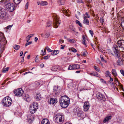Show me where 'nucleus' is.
<instances>
[{
	"label": "nucleus",
	"instance_id": "f257e3e1",
	"mask_svg": "<svg viewBox=\"0 0 124 124\" xmlns=\"http://www.w3.org/2000/svg\"><path fill=\"white\" fill-rule=\"evenodd\" d=\"M118 46L114 45L112 48V51L114 54L112 53L111 54L115 56L116 58H119L120 56V54L119 51H122L124 50V40H120L117 42Z\"/></svg>",
	"mask_w": 124,
	"mask_h": 124
},
{
	"label": "nucleus",
	"instance_id": "f03ea898",
	"mask_svg": "<svg viewBox=\"0 0 124 124\" xmlns=\"http://www.w3.org/2000/svg\"><path fill=\"white\" fill-rule=\"evenodd\" d=\"M59 102L60 106L63 108H66L70 103V99L66 95L62 96L60 99Z\"/></svg>",
	"mask_w": 124,
	"mask_h": 124
},
{
	"label": "nucleus",
	"instance_id": "7ed1b4c3",
	"mask_svg": "<svg viewBox=\"0 0 124 124\" xmlns=\"http://www.w3.org/2000/svg\"><path fill=\"white\" fill-rule=\"evenodd\" d=\"M3 105L6 107L10 106L12 103L11 98L9 97H6L4 98L2 101Z\"/></svg>",
	"mask_w": 124,
	"mask_h": 124
},
{
	"label": "nucleus",
	"instance_id": "20e7f679",
	"mask_svg": "<svg viewBox=\"0 0 124 124\" xmlns=\"http://www.w3.org/2000/svg\"><path fill=\"white\" fill-rule=\"evenodd\" d=\"M54 27L55 28H57L61 23L60 20L59 19L58 16L56 15H54Z\"/></svg>",
	"mask_w": 124,
	"mask_h": 124
},
{
	"label": "nucleus",
	"instance_id": "39448f33",
	"mask_svg": "<svg viewBox=\"0 0 124 124\" xmlns=\"http://www.w3.org/2000/svg\"><path fill=\"white\" fill-rule=\"evenodd\" d=\"M38 104L37 103H33L30 106V111L32 114L34 113L38 108Z\"/></svg>",
	"mask_w": 124,
	"mask_h": 124
},
{
	"label": "nucleus",
	"instance_id": "423d86ee",
	"mask_svg": "<svg viewBox=\"0 0 124 124\" xmlns=\"http://www.w3.org/2000/svg\"><path fill=\"white\" fill-rule=\"evenodd\" d=\"M7 17V13L5 10L3 9L0 8V18L4 19Z\"/></svg>",
	"mask_w": 124,
	"mask_h": 124
},
{
	"label": "nucleus",
	"instance_id": "0eeeda50",
	"mask_svg": "<svg viewBox=\"0 0 124 124\" xmlns=\"http://www.w3.org/2000/svg\"><path fill=\"white\" fill-rule=\"evenodd\" d=\"M6 6L8 11L11 12L13 11L15 9V7L14 6L13 4L11 3H8Z\"/></svg>",
	"mask_w": 124,
	"mask_h": 124
},
{
	"label": "nucleus",
	"instance_id": "6e6552de",
	"mask_svg": "<svg viewBox=\"0 0 124 124\" xmlns=\"http://www.w3.org/2000/svg\"><path fill=\"white\" fill-rule=\"evenodd\" d=\"M0 42L1 44H6L7 41L4 37L3 33L0 32Z\"/></svg>",
	"mask_w": 124,
	"mask_h": 124
},
{
	"label": "nucleus",
	"instance_id": "1a4fd4ad",
	"mask_svg": "<svg viewBox=\"0 0 124 124\" xmlns=\"http://www.w3.org/2000/svg\"><path fill=\"white\" fill-rule=\"evenodd\" d=\"M15 94L19 97L22 96L23 94V91L21 88H19L14 91Z\"/></svg>",
	"mask_w": 124,
	"mask_h": 124
},
{
	"label": "nucleus",
	"instance_id": "9d476101",
	"mask_svg": "<svg viewBox=\"0 0 124 124\" xmlns=\"http://www.w3.org/2000/svg\"><path fill=\"white\" fill-rule=\"evenodd\" d=\"M84 20L83 21V23L86 25L89 24V22L87 19V18L89 17L88 13L86 12L85 14L83 15Z\"/></svg>",
	"mask_w": 124,
	"mask_h": 124
},
{
	"label": "nucleus",
	"instance_id": "9b49d317",
	"mask_svg": "<svg viewBox=\"0 0 124 124\" xmlns=\"http://www.w3.org/2000/svg\"><path fill=\"white\" fill-rule=\"evenodd\" d=\"M64 117H63L62 114L58 113L56 115L55 120L58 122V121L59 122H61L63 120Z\"/></svg>",
	"mask_w": 124,
	"mask_h": 124
},
{
	"label": "nucleus",
	"instance_id": "f8f14e48",
	"mask_svg": "<svg viewBox=\"0 0 124 124\" xmlns=\"http://www.w3.org/2000/svg\"><path fill=\"white\" fill-rule=\"evenodd\" d=\"M80 68V65L77 64L70 65L69 66L68 70H72L79 69Z\"/></svg>",
	"mask_w": 124,
	"mask_h": 124
},
{
	"label": "nucleus",
	"instance_id": "ddd939ff",
	"mask_svg": "<svg viewBox=\"0 0 124 124\" xmlns=\"http://www.w3.org/2000/svg\"><path fill=\"white\" fill-rule=\"evenodd\" d=\"M96 96L97 99L99 100L104 101L105 99L104 96L100 93H98L96 94Z\"/></svg>",
	"mask_w": 124,
	"mask_h": 124
},
{
	"label": "nucleus",
	"instance_id": "4468645a",
	"mask_svg": "<svg viewBox=\"0 0 124 124\" xmlns=\"http://www.w3.org/2000/svg\"><path fill=\"white\" fill-rule=\"evenodd\" d=\"M90 106L89 103L88 102H85L84 105V110L85 111H88L89 109Z\"/></svg>",
	"mask_w": 124,
	"mask_h": 124
},
{
	"label": "nucleus",
	"instance_id": "2eb2a0df",
	"mask_svg": "<svg viewBox=\"0 0 124 124\" xmlns=\"http://www.w3.org/2000/svg\"><path fill=\"white\" fill-rule=\"evenodd\" d=\"M77 116L82 118H84L85 117L86 115L85 113L82 111H79L77 113Z\"/></svg>",
	"mask_w": 124,
	"mask_h": 124
},
{
	"label": "nucleus",
	"instance_id": "dca6fc26",
	"mask_svg": "<svg viewBox=\"0 0 124 124\" xmlns=\"http://www.w3.org/2000/svg\"><path fill=\"white\" fill-rule=\"evenodd\" d=\"M61 10L62 11L63 13L65 15L69 17L71 16L70 13L69 12V11L67 10L64 9V8H62Z\"/></svg>",
	"mask_w": 124,
	"mask_h": 124
},
{
	"label": "nucleus",
	"instance_id": "f3484780",
	"mask_svg": "<svg viewBox=\"0 0 124 124\" xmlns=\"http://www.w3.org/2000/svg\"><path fill=\"white\" fill-rule=\"evenodd\" d=\"M28 120L29 123H32L33 121L34 120V116L31 114H29L28 116Z\"/></svg>",
	"mask_w": 124,
	"mask_h": 124
},
{
	"label": "nucleus",
	"instance_id": "a211bd4d",
	"mask_svg": "<svg viewBox=\"0 0 124 124\" xmlns=\"http://www.w3.org/2000/svg\"><path fill=\"white\" fill-rule=\"evenodd\" d=\"M24 100L27 102H29L31 100V98L28 94H25L23 96Z\"/></svg>",
	"mask_w": 124,
	"mask_h": 124
},
{
	"label": "nucleus",
	"instance_id": "6ab92c4d",
	"mask_svg": "<svg viewBox=\"0 0 124 124\" xmlns=\"http://www.w3.org/2000/svg\"><path fill=\"white\" fill-rule=\"evenodd\" d=\"M57 99L56 98H51L50 99L49 101L48 102L50 104H55L57 102Z\"/></svg>",
	"mask_w": 124,
	"mask_h": 124
},
{
	"label": "nucleus",
	"instance_id": "aec40b11",
	"mask_svg": "<svg viewBox=\"0 0 124 124\" xmlns=\"http://www.w3.org/2000/svg\"><path fill=\"white\" fill-rule=\"evenodd\" d=\"M112 116L111 115H110L108 116H107L105 117L103 121L104 123H106L108 122L110 119L111 118Z\"/></svg>",
	"mask_w": 124,
	"mask_h": 124
},
{
	"label": "nucleus",
	"instance_id": "412c9836",
	"mask_svg": "<svg viewBox=\"0 0 124 124\" xmlns=\"http://www.w3.org/2000/svg\"><path fill=\"white\" fill-rule=\"evenodd\" d=\"M41 124H50V122L47 119L45 118L42 120Z\"/></svg>",
	"mask_w": 124,
	"mask_h": 124
},
{
	"label": "nucleus",
	"instance_id": "4be33fe9",
	"mask_svg": "<svg viewBox=\"0 0 124 124\" xmlns=\"http://www.w3.org/2000/svg\"><path fill=\"white\" fill-rule=\"evenodd\" d=\"M59 67L57 66H54L52 67V70L54 71H57L59 70Z\"/></svg>",
	"mask_w": 124,
	"mask_h": 124
},
{
	"label": "nucleus",
	"instance_id": "5701e85b",
	"mask_svg": "<svg viewBox=\"0 0 124 124\" xmlns=\"http://www.w3.org/2000/svg\"><path fill=\"white\" fill-rule=\"evenodd\" d=\"M47 4L48 3L46 1H41L40 3V5L42 6H46L47 5Z\"/></svg>",
	"mask_w": 124,
	"mask_h": 124
},
{
	"label": "nucleus",
	"instance_id": "b1692460",
	"mask_svg": "<svg viewBox=\"0 0 124 124\" xmlns=\"http://www.w3.org/2000/svg\"><path fill=\"white\" fill-rule=\"evenodd\" d=\"M59 52V51L57 50H54L52 53H51V54L52 55L54 56L58 54Z\"/></svg>",
	"mask_w": 124,
	"mask_h": 124
},
{
	"label": "nucleus",
	"instance_id": "393cba45",
	"mask_svg": "<svg viewBox=\"0 0 124 124\" xmlns=\"http://www.w3.org/2000/svg\"><path fill=\"white\" fill-rule=\"evenodd\" d=\"M112 74L114 77L116 76L117 74L115 69H113L112 70Z\"/></svg>",
	"mask_w": 124,
	"mask_h": 124
},
{
	"label": "nucleus",
	"instance_id": "a878e982",
	"mask_svg": "<svg viewBox=\"0 0 124 124\" xmlns=\"http://www.w3.org/2000/svg\"><path fill=\"white\" fill-rule=\"evenodd\" d=\"M82 43L84 45H85L86 47L87 46H86V40L85 39V37L84 36H83L82 37Z\"/></svg>",
	"mask_w": 124,
	"mask_h": 124
},
{
	"label": "nucleus",
	"instance_id": "bb28decb",
	"mask_svg": "<svg viewBox=\"0 0 124 124\" xmlns=\"http://www.w3.org/2000/svg\"><path fill=\"white\" fill-rule=\"evenodd\" d=\"M105 74L106 77H109L111 75L110 73L108 71H106L105 72Z\"/></svg>",
	"mask_w": 124,
	"mask_h": 124
},
{
	"label": "nucleus",
	"instance_id": "cd10ccee",
	"mask_svg": "<svg viewBox=\"0 0 124 124\" xmlns=\"http://www.w3.org/2000/svg\"><path fill=\"white\" fill-rule=\"evenodd\" d=\"M41 98V95L40 93L37 94L36 97V99L37 101L39 100Z\"/></svg>",
	"mask_w": 124,
	"mask_h": 124
},
{
	"label": "nucleus",
	"instance_id": "c85d7f7f",
	"mask_svg": "<svg viewBox=\"0 0 124 124\" xmlns=\"http://www.w3.org/2000/svg\"><path fill=\"white\" fill-rule=\"evenodd\" d=\"M22 0H13L14 3L16 5L18 4L22 1Z\"/></svg>",
	"mask_w": 124,
	"mask_h": 124
},
{
	"label": "nucleus",
	"instance_id": "c756f323",
	"mask_svg": "<svg viewBox=\"0 0 124 124\" xmlns=\"http://www.w3.org/2000/svg\"><path fill=\"white\" fill-rule=\"evenodd\" d=\"M117 63L118 65H121L123 64V61L121 59H119L117 61Z\"/></svg>",
	"mask_w": 124,
	"mask_h": 124
},
{
	"label": "nucleus",
	"instance_id": "7c9ffc66",
	"mask_svg": "<svg viewBox=\"0 0 124 124\" xmlns=\"http://www.w3.org/2000/svg\"><path fill=\"white\" fill-rule=\"evenodd\" d=\"M14 47L16 50H18L19 49L20 46L18 45H15L14 46Z\"/></svg>",
	"mask_w": 124,
	"mask_h": 124
},
{
	"label": "nucleus",
	"instance_id": "2f4dec72",
	"mask_svg": "<svg viewBox=\"0 0 124 124\" xmlns=\"http://www.w3.org/2000/svg\"><path fill=\"white\" fill-rule=\"evenodd\" d=\"M93 68H94L95 70L99 72H101V71L100 70V68L97 66H93Z\"/></svg>",
	"mask_w": 124,
	"mask_h": 124
},
{
	"label": "nucleus",
	"instance_id": "473e14b6",
	"mask_svg": "<svg viewBox=\"0 0 124 124\" xmlns=\"http://www.w3.org/2000/svg\"><path fill=\"white\" fill-rule=\"evenodd\" d=\"M121 20L122 21L121 23V26L124 29V18H122L121 19Z\"/></svg>",
	"mask_w": 124,
	"mask_h": 124
},
{
	"label": "nucleus",
	"instance_id": "72a5a7b5",
	"mask_svg": "<svg viewBox=\"0 0 124 124\" xmlns=\"http://www.w3.org/2000/svg\"><path fill=\"white\" fill-rule=\"evenodd\" d=\"M46 54V50L44 49V50H42L40 53V54L41 55H44Z\"/></svg>",
	"mask_w": 124,
	"mask_h": 124
},
{
	"label": "nucleus",
	"instance_id": "f704fd0d",
	"mask_svg": "<svg viewBox=\"0 0 124 124\" xmlns=\"http://www.w3.org/2000/svg\"><path fill=\"white\" fill-rule=\"evenodd\" d=\"M70 29L73 31H75V28L72 25H71L70 26Z\"/></svg>",
	"mask_w": 124,
	"mask_h": 124
},
{
	"label": "nucleus",
	"instance_id": "c9c22d12",
	"mask_svg": "<svg viewBox=\"0 0 124 124\" xmlns=\"http://www.w3.org/2000/svg\"><path fill=\"white\" fill-rule=\"evenodd\" d=\"M76 22L77 24H78L80 27H82V24L78 20H76Z\"/></svg>",
	"mask_w": 124,
	"mask_h": 124
},
{
	"label": "nucleus",
	"instance_id": "e433bc0d",
	"mask_svg": "<svg viewBox=\"0 0 124 124\" xmlns=\"http://www.w3.org/2000/svg\"><path fill=\"white\" fill-rule=\"evenodd\" d=\"M52 25V22L51 21H49L47 23L46 27H49L51 26Z\"/></svg>",
	"mask_w": 124,
	"mask_h": 124
},
{
	"label": "nucleus",
	"instance_id": "4c0bfd02",
	"mask_svg": "<svg viewBox=\"0 0 124 124\" xmlns=\"http://www.w3.org/2000/svg\"><path fill=\"white\" fill-rule=\"evenodd\" d=\"M60 2V4L61 5H63L64 4V0H58Z\"/></svg>",
	"mask_w": 124,
	"mask_h": 124
},
{
	"label": "nucleus",
	"instance_id": "58836bf2",
	"mask_svg": "<svg viewBox=\"0 0 124 124\" xmlns=\"http://www.w3.org/2000/svg\"><path fill=\"white\" fill-rule=\"evenodd\" d=\"M100 58L101 59V61L105 63H106L107 62V61L104 59V58L102 55H100Z\"/></svg>",
	"mask_w": 124,
	"mask_h": 124
},
{
	"label": "nucleus",
	"instance_id": "ea45409f",
	"mask_svg": "<svg viewBox=\"0 0 124 124\" xmlns=\"http://www.w3.org/2000/svg\"><path fill=\"white\" fill-rule=\"evenodd\" d=\"M50 34L49 32H47L45 34V38H47L49 36Z\"/></svg>",
	"mask_w": 124,
	"mask_h": 124
},
{
	"label": "nucleus",
	"instance_id": "a19ab883",
	"mask_svg": "<svg viewBox=\"0 0 124 124\" xmlns=\"http://www.w3.org/2000/svg\"><path fill=\"white\" fill-rule=\"evenodd\" d=\"M8 67H7L6 68H4L2 71V72H3L4 73L5 72H6L7 71H8Z\"/></svg>",
	"mask_w": 124,
	"mask_h": 124
},
{
	"label": "nucleus",
	"instance_id": "79ce46f5",
	"mask_svg": "<svg viewBox=\"0 0 124 124\" xmlns=\"http://www.w3.org/2000/svg\"><path fill=\"white\" fill-rule=\"evenodd\" d=\"M87 52L86 51H85V52H83V53L81 54V55H82V56H86L87 55Z\"/></svg>",
	"mask_w": 124,
	"mask_h": 124
},
{
	"label": "nucleus",
	"instance_id": "37998d69",
	"mask_svg": "<svg viewBox=\"0 0 124 124\" xmlns=\"http://www.w3.org/2000/svg\"><path fill=\"white\" fill-rule=\"evenodd\" d=\"M67 40L68 41L70 42L71 43H74V40L73 39H67Z\"/></svg>",
	"mask_w": 124,
	"mask_h": 124
},
{
	"label": "nucleus",
	"instance_id": "c03bdc74",
	"mask_svg": "<svg viewBox=\"0 0 124 124\" xmlns=\"http://www.w3.org/2000/svg\"><path fill=\"white\" fill-rule=\"evenodd\" d=\"M6 44H5L4 45H2L1 44H0L1 46V48L2 49V50L3 51H4V49H5V48L4 47V45H5Z\"/></svg>",
	"mask_w": 124,
	"mask_h": 124
},
{
	"label": "nucleus",
	"instance_id": "a18cd8bd",
	"mask_svg": "<svg viewBox=\"0 0 124 124\" xmlns=\"http://www.w3.org/2000/svg\"><path fill=\"white\" fill-rule=\"evenodd\" d=\"M100 21L101 23H102L104 22V20L103 17H101L100 19Z\"/></svg>",
	"mask_w": 124,
	"mask_h": 124
},
{
	"label": "nucleus",
	"instance_id": "49530a36",
	"mask_svg": "<svg viewBox=\"0 0 124 124\" xmlns=\"http://www.w3.org/2000/svg\"><path fill=\"white\" fill-rule=\"evenodd\" d=\"M117 121L118 123H121L122 122V120L120 118H118L117 119Z\"/></svg>",
	"mask_w": 124,
	"mask_h": 124
},
{
	"label": "nucleus",
	"instance_id": "de8ad7c7",
	"mask_svg": "<svg viewBox=\"0 0 124 124\" xmlns=\"http://www.w3.org/2000/svg\"><path fill=\"white\" fill-rule=\"evenodd\" d=\"M46 49L48 51L51 52L52 51V50H51L48 47H46Z\"/></svg>",
	"mask_w": 124,
	"mask_h": 124
},
{
	"label": "nucleus",
	"instance_id": "09e8293b",
	"mask_svg": "<svg viewBox=\"0 0 124 124\" xmlns=\"http://www.w3.org/2000/svg\"><path fill=\"white\" fill-rule=\"evenodd\" d=\"M100 80L102 82V83L106 84V81H105L102 78H101L100 79Z\"/></svg>",
	"mask_w": 124,
	"mask_h": 124
},
{
	"label": "nucleus",
	"instance_id": "8fccbe9b",
	"mask_svg": "<svg viewBox=\"0 0 124 124\" xmlns=\"http://www.w3.org/2000/svg\"><path fill=\"white\" fill-rule=\"evenodd\" d=\"M50 56H48V55H47L46 56H44L43 57V58L44 59H48L50 57Z\"/></svg>",
	"mask_w": 124,
	"mask_h": 124
},
{
	"label": "nucleus",
	"instance_id": "3c124183",
	"mask_svg": "<svg viewBox=\"0 0 124 124\" xmlns=\"http://www.w3.org/2000/svg\"><path fill=\"white\" fill-rule=\"evenodd\" d=\"M32 43V42L31 41H30L29 42L27 43L25 45V46H27L28 45H30Z\"/></svg>",
	"mask_w": 124,
	"mask_h": 124
},
{
	"label": "nucleus",
	"instance_id": "603ef678",
	"mask_svg": "<svg viewBox=\"0 0 124 124\" xmlns=\"http://www.w3.org/2000/svg\"><path fill=\"white\" fill-rule=\"evenodd\" d=\"M35 61L37 63H38L39 62V61L38 59V55L36 56L35 58Z\"/></svg>",
	"mask_w": 124,
	"mask_h": 124
},
{
	"label": "nucleus",
	"instance_id": "864d4df0",
	"mask_svg": "<svg viewBox=\"0 0 124 124\" xmlns=\"http://www.w3.org/2000/svg\"><path fill=\"white\" fill-rule=\"evenodd\" d=\"M89 32L90 34H91L92 37L93 35V31L91 30H90Z\"/></svg>",
	"mask_w": 124,
	"mask_h": 124
},
{
	"label": "nucleus",
	"instance_id": "5fc2aeb1",
	"mask_svg": "<svg viewBox=\"0 0 124 124\" xmlns=\"http://www.w3.org/2000/svg\"><path fill=\"white\" fill-rule=\"evenodd\" d=\"M71 50L73 52H74L75 53L76 52H77V51L76 50V49H75L73 48L72 49H71Z\"/></svg>",
	"mask_w": 124,
	"mask_h": 124
},
{
	"label": "nucleus",
	"instance_id": "6e6d98bb",
	"mask_svg": "<svg viewBox=\"0 0 124 124\" xmlns=\"http://www.w3.org/2000/svg\"><path fill=\"white\" fill-rule=\"evenodd\" d=\"M13 25H9L6 28L7 29H10L11 27L13 26Z\"/></svg>",
	"mask_w": 124,
	"mask_h": 124
},
{
	"label": "nucleus",
	"instance_id": "4d7b16f0",
	"mask_svg": "<svg viewBox=\"0 0 124 124\" xmlns=\"http://www.w3.org/2000/svg\"><path fill=\"white\" fill-rule=\"evenodd\" d=\"M86 2H87L88 3H90L92 2V0H84Z\"/></svg>",
	"mask_w": 124,
	"mask_h": 124
},
{
	"label": "nucleus",
	"instance_id": "13d9d810",
	"mask_svg": "<svg viewBox=\"0 0 124 124\" xmlns=\"http://www.w3.org/2000/svg\"><path fill=\"white\" fill-rule=\"evenodd\" d=\"M120 72L122 74L123 76H124V71L122 70H120Z\"/></svg>",
	"mask_w": 124,
	"mask_h": 124
},
{
	"label": "nucleus",
	"instance_id": "bf43d9fd",
	"mask_svg": "<svg viewBox=\"0 0 124 124\" xmlns=\"http://www.w3.org/2000/svg\"><path fill=\"white\" fill-rule=\"evenodd\" d=\"M93 75L97 77L98 76V74L97 72H94V73L93 74Z\"/></svg>",
	"mask_w": 124,
	"mask_h": 124
},
{
	"label": "nucleus",
	"instance_id": "052dcab7",
	"mask_svg": "<svg viewBox=\"0 0 124 124\" xmlns=\"http://www.w3.org/2000/svg\"><path fill=\"white\" fill-rule=\"evenodd\" d=\"M99 50L102 53H104V51L101 48H99Z\"/></svg>",
	"mask_w": 124,
	"mask_h": 124
},
{
	"label": "nucleus",
	"instance_id": "680f3d73",
	"mask_svg": "<svg viewBox=\"0 0 124 124\" xmlns=\"http://www.w3.org/2000/svg\"><path fill=\"white\" fill-rule=\"evenodd\" d=\"M33 35L34 34H31L28 35L27 36L30 39V38L32 37Z\"/></svg>",
	"mask_w": 124,
	"mask_h": 124
},
{
	"label": "nucleus",
	"instance_id": "e2e57ef3",
	"mask_svg": "<svg viewBox=\"0 0 124 124\" xmlns=\"http://www.w3.org/2000/svg\"><path fill=\"white\" fill-rule=\"evenodd\" d=\"M28 5V2H27L25 6V8L26 9H27Z\"/></svg>",
	"mask_w": 124,
	"mask_h": 124
},
{
	"label": "nucleus",
	"instance_id": "0e129e2a",
	"mask_svg": "<svg viewBox=\"0 0 124 124\" xmlns=\"http://www.w3.org/2000/svg\"><path fill=\"white\" fill-rule=\"evenodd\" d=\"M77 0V1L78 3H84V2L82 0Z\"/></svg>",
	"mask_w": 124,
	"mask_h": 124
},
{
	"label": "nucleus",
	"instance_id": "69168bd1",
	"mask_svg": "<svg viewBox=\"0 0 124 124\" xmlns=\"http://www.w3.org/2000/svg\"><path fill=\"white\" fill-rule=\"evenodd\" d=\"M30 40V39L27 36V37L26 38V41L27 42H28L29 40Z\"/></svg>",
	"mask_w": 124,
	"mask_h": 124
},
{
	"label": "nucleus",
	"instance_id": "338daca9",
	"mask_svg": "<svg viewBox=\"0 0 124 124\" xmlns=\"http://www.w3.org/2000/svg\"><path fill=\"white\" fill-rule=\"evenodd\" d=\"M61 46H62L60 48L61 49H63L64 47L65 46H63L62 45H61Z\"/></svg>",
	"mask_w": 124,
	"mask_h": 124
},
{
	"label": "nucleus",
	"instance_id": "774afa93",
	"mask_svg": "<svg viewBox=\"0 0 124 124\" xmlns=\"http://www.w3.org/2000/svg\"><path fill=\"white\" fill-rule=\"evenodd\" d=\"M31 72H25L23 74L24 75H25L26 74H27V73H31Z\"/></svg>",
	"mask_w": 124,
	"mask_h": 124
}]
</instances>
